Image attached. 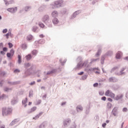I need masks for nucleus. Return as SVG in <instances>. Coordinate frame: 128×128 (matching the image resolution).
<instances>
[{
    "instance_id": "47",
    "label": "nucleus",
    "mask_w": 128,
    "mask_h": 128,
    "mask_svg": "<svg viewBox=\"0 0 128 128\" xmlns=\"http://www.w3.org/2000/svg\"><path fill=\"white\" fill-rule=\"evenodd\" d=\"M112 106V104H110V102H108V104H107L108 108H111Z\"/></svg>"
},
{
    "instance_id": "61",
    "label": "nucleus",
    "mask_w": 128,
    "mask_h": 128,
    "mask_svg": "<svg viewBox=\"0 0 128 128\" xmlns=\"http://www.w3.org/2000/svg\"><path fill=\"white\" fill-rule=\"evenodd\" d=\"M2 50L4 52H8V48L6 47H4L3 48Z\"/></svg>"
},
{
    "instance_id": "3",
    "label": "nucleus",
    "mask_w": 128,
    "mask_h": 128,
    "mask_svg": "<svg viewBox=\"0 0 128 128\" xmlns=\"http://www.w3.org/2000/svg\"><path fill=\"white\" fill-rule=\"evenodd\" d=\"M52 8H62L64 6V0H59L55 1L54 4H50Z\"/></svg>"
},
{
    "instance_id": "31",
    "label": "nucleus",
    "mask_w": 128,
    "mask_h": 128,
    "mask_svg": "<svg viewBox=\"0 0 128 128\" xmlns=\"http://www.w3.org/2000/svg\"><path fill=\"white\" fill-rule=\"evenodd\" d=\"M4 98H8V96L5 94H2L0 96V100H4Z\"/></svg>"
},
{
    "instance_id": "53",
    "label": "nucleus",
    "mask_w": 128,
    "mask_h": 128,
    "mask_svg": "<svg viewBox=\"0 0 128 128\" xmlns=\"http://www.w3.org/2000/svg\"><path fill=\"white\" fill-rule=\"evenodd\" d=\"M24 66L26 68H30V63H26Z\"/></svg>"
},
{
    "instance_id": "20",
    "label": "nucleus",
    "mask_w": 128,
    "mask_h": 128,
    "mask_svg": "<svg viewBox=\"0 0 128 128\" xmlns=\"http://www.w3.org/2000/svg\"><path fill=\"white\" fill-rule=\"evenodd\" d=\"M42 115V112H40L38 114L34 117L33 118V120H38V118L40 116Z\"/></svg>"
},
{
    "instance_id": "64",
    "label": "nucleus",
    "mask_w": 128,
    "mask_h": 128,
    "mask_svg": "<svg viewBox=\"0 0 128 128\" xmlns=\"http://www.w3.org/2000/svg\"><path fill=\"white\" fill-rule=\"evenodd\" d=\"M0 128H6V125H4V124L0 125Z\"/></svg>"
},
{
    "instance_id": "10",
    "label": "nucleus",
    "mask_w": 128,
    "mask_h": 128,
    "mask_svg": "<svg viewBox=\"0 0 128 128\" xmlns=\"http://www.w3.org/2000/svg\"><path fill=\"white\" fill-rule=\"evenodd\" d=\"M18 97L14 98L11 100V104H12V106H14V104H18Z\"/></svg>"
},
{
    "instance_id": "58",
    "label": "nucleus",
    "mask_w": 128,
    "mask_h": 128,
    "mask_svg": "<svg viewBox=\"0 0 128 128\" xmlns=\"http://www.w3.org/2000/svg\"><path fill=\"white\" fill-rule=\"evenodd\" d=\"M6 32H8V29L7 28H5V29L2 30V33L3 34H6Z\"/></svg>"
},
{
    "instance_id": "6",
    "label": "nucleus",
    "mask_w": 128,
    "mask_h": 128,
    "mask_svg": "<svg viewBox=\"0 0 128 128\" xmlns=\"http://www.w3.org/2000/svg\"><path fill=\"white\" fill-rule=\"evenodd\" d=\"M112 114L114 116H116L118 114V108L114 107L112 111Z\"/></svg>"
},
{
    "instance_id": "40",
    "label": "nucleus",
    "mask_w": 128,
    "mask_h": 128,
    "mask_svg": "<svg viewBox=\"0 0 128 128\" xmlns=\"http://www.w3.org/2000/svg\"><path fill=\"white\" fill-rule=\"evenodd\" d=\"M34 96V91L33 90H30L29 92V98H32Z\"/></svg>"
},
{
    "instance_id": "43",
    "label": "nucleus",
    "mask_w": 128,
    "mask_h": 128,
    "mask_svg": "<svg viewBox=\"0 0 128 128\" xmlns=\"http://www.w3.org/2000/svg\"><path fill=\"white\" fill-rule=\"evenodd\" d=\"M66 12H67V10H66V8H64L61 12L62 14H66Z\"/></svg>"
},
{
    "instance_id": "25",
    "label": "nucleus",
    "mask_w": 128,
    "mask_h": 128,
    "mask_svg": "<svg viewBox=\"0 0 128 128\" xmlns=\"http://www.w3.org/2000/svg\"><path fill=\"white\" fill-rule=\"evenodd\" d=\"M114 54L112 51L109 50L106 54L105 56H112Z\"/></svg>"
},
{
    "instance_id": "28",
    "label": "nucleus",
    "mask_w": 128,
    "mask_h": 128,
    "mask_svg": "<svg viewBox=\"0 0 128 128\" xmlns=\"http://www.w3.org/2000/svg\"><path fill=\"white\" fill-rule=\"evenodd\" d=\"M26 60H30L32 56V54H28V55L26 56Z\"/></svg>"
},
{
    "instance_id": "27",
    "label": "nucleus",
    "mask_w": 128,
    "mask_h": 128,
    "mask_svg": "<svg viewBox=\"0 0 128 128\" xmlns=\"http://www.w3.org/2000/svg\"><path fill=\"white\" fill-rule=\"evenodd\" d=\"M118 68H120V66H116L113 68H112L110 72L111 74H112V72H114V70H118Z\"/></svg>"
},
{
    "instance_id": "5",
    "label": "nucleus",
    "mask_w": 128,
    "mask_h": 128,
    "mask_svg": "<svg viewBox=\"0 0 128 128\" xmlns=\"http://www.w3.org/2000/svg\"><path fill=\"white\" fill-rule=\"evenodd\" d=\"M105 96H110V98H114V94L112 93V92L110 90H106L105 93Z\"/></svg>"
},
{
    "instance_id": "22",
    "label": "nucleus",
    "mask_w": 128,
    "mask_h": 128,
    "mask_svg": "<svg viewBox=\"0 0 128 128\" xmlns=\"http://www.w3.org/2000/svg\"><path fill=\"white\" fill-rule=\"evenodd\" d=\"M18 119H14L10 122V126H14V124H18Z\"/></svg>"
},
{
    "instance_id": "44",
    "label": "nucleus",
    "mask_w": 128,
    "mask_h": 128,
    "mask_svg": "<svg viewBox=\"0 0 128 128\" xmlns=\"http://www.w3.org/2000/svg\"><path fill=\"white\" fill-rule=\"evenodd\" d=\"M10 53L12 54V56H14V49H11Z\"/></svg>"
},
{
    "instance_id": "24",
    "label": "nucleus",
    "mask_w": 128,
    "mask_h": 128,
    "mask_svg": "<svg viewBox=\"0 0 128 128\" xmlns=\"http://www.w3.org/2000/svg\"><path fill=\"white\" fill-rule=\"evenodd\" d=\"M56 69H52L51 71H49L46 73L47 75L52 74H54V72H56Z\"/></svg>"
},
{
    "instance_id": "52",
    "label": "nucleus",
    "mask_w": 128,
    "mask_h": 128,
    "mask_svg": "<svg viewBox=\"0 0 128 128\" xmlns=\"http://www.w3.org/2000/svg\"><path fill=\"white\" fill-rule=\"evenodd\" d=\"M8 46L10 48H12V46H14V45L11 42H8Z\"/></svg>"
},
{
    "instance_id": "18",
    "label": "nucleus",
    "mask_w": 128,
    "mask_h": 128,
    "mask_svg": "<svg viewBox=\"0 0 128 128\" xmlns=\"http://www.w3.org/2000/svg\"><path fill=\"white\" fill-rule=\"evenodd\" d=\"M100 54H102V49L98 48L97 52L95 54V57L98 58V56H100Z\"/></svg>"
},
{
    "instance_id": "16",
    "label": "nucleus",
    "mask_w": 128,
    "mask_h": 128,
    "mask_svg": "<svg viewBox=\"0 0 128 128\" xmlns=\"http://www.w3.org/2000/svg\"><path fill=\"white\" fill-rule=\"evenodd\" d=\"M52 22L54 24V26H56V24H58L59 21L56 18H55L52 20Z\"/></svg>"
},
{
    "instance_id": "54",
    "label": "nucleus",
    "mask_w": 128,
    "mask_h": 128,
    "mask_svg": "<svg viewBox=\"0 0 128 128\" xmlns=\"http://www.w3.org/2000/svg\"><path fill=\"white\" fill-rule=\"evenodd\" d=\"M30 86H34L36 84V82L32 81V82L29 83Z\"/></svg>"
},
{
    "instance_id": "1",
    "label": "nucleus",
    "mask_w": 128,
    "mask_h": 128,
    "mask_svg": "<svg viewBox=\"0 0 128 128\" xmlns=\"http://www.w3.org/2000/svg\"><path fill=\"white\" fill-rule=\"evenodd\" d=\"M76 60L78 63L77 64L75 68L76 70V68H82V66H86V64H88V60H85L84 62L82 63V59L80 56L78 57L77 58Z\"/></svg>"
},
{
    "instance_id": "21",
    "label": "nucleus",
    "mask_w": 128,
    "mask_h": 128,
    "mask_svg": "<svg viewBox=\"0 0 128 128\" xmlns=\"http://www.w3.org/2000/svg\"><path fill=\"white\" fill-rule=\"evenodd\" d=\"M106 54L102 56L100 60V62L102 64H104V60H106Z\"/></svg>"
},
{
    "instance_id": "12",
    "label": "nucleus",
    "mask_w": 128,
    "mask_h": 128,
    "mask_svg": "<svg viewBox=\"0 0 128 128\" xmlns=\"http://www.w3.org/2000/svg\"><path fill=\"white\" fill-rule=\"evenodd\" d=\"M32 30L33 32H40V28L38 26H34L32 27Z\"/></svg>"
},
{
    "instance_id": "62",
    "label": "nucleus",
    "mask_w": 128,
    "mask_h": 128,
    "mask_svg": "<svg viewBox=\"0 0 128 128\" xmlns=\"http://www.w3.org/2000/svg\"><path fill=\"white\" fill-rule=\"evenodd\" d=\"M101 100H102L106 101V96H103Z\"/></svg>"
},
{
    "instance_id": "59",
    "label": "nucleus",
    "mask_w": 128,
    "mask_h": 128,
    "mask_svg": "<svg viewBox=\"0 0 128 128\" xmlns=\"http://www.w3.org/2000/svg\"><path fill=\"white\" fill-rule=\"evenodd\" d=\"M93 86L94 88H96V86H98V82L94 83Z\"/></svg>"
},
{
    "instance_id": "8",
    "label": "nucleus",
    "mask_w": 128,
    "mask_h": 128,
    "mask_svg": "<svg viewBox=\"0 0 128 128\" xmlns=\"http://www.w3.org/2000/svg\"><path fill=\"white\" fill-rule=\"evenodd\" d=\"M72 122V120L70 119H66L64 121V126H65V128H66L67 126H68L70 124V123Z\"/></svg>"
},
{
    "instance_id": "13",
    "label": "nucleus",
    "mask_w": 128,
    "mask_h": 128,
    "mask_svg": "<svg viewBox=\"0 0 128 128\" xmlns=\"http://www.w3.org/2000/svg\"><path fill=\"white\" fill-rule=\"evenodd\" d=\"M76 110L77 112H82L84 110V108L82 106L78 105L76 106Z\"/></svg>"
},
{
    "instance_id": "7",
    "label": "nucleus",
    "mask_w": 128,
    "mask_h": 128,
    "mask_svg": "<svg viewBox=\"0 0 128 128\" xmlns=\"http://www.w3.org/2000/svg\"><path fill=\"white\" fill-rule=\"evenodd\" d=\"M7 12H11V14H14L15 12H16L18 10V8L14 7V8H8L6 9Z\"/></svg>"
},
{
    "instance_id": "63",
    "label": "nucleus",
    "mask_w": 128,
    "mask_h": 128,
    "mask_svg": "<svg viewBox=\"0 0 128 128\" xmlns=\"http://www.w3.org/2000/svg\"><path fill=\"white\" fill-rule=\"evenodd\" d=\"M106 123H104L102 124V127L104 128H106Z\"/></svg>"
},
{
    "instance_id": "4",
    "label": "nucleus",
    "mask_w": 128,
    "mask_h": 128,
    "mask_svg": "<svg viewBox=\"0 0 128 128\" xmlns=\"http://www.w3.org/2000/svg\"><path fill=\"white\" fill-rule=\"evenodd\" d=\"M12 112V108H3L2 109V116H8Z\"/></svg>"
},
{
    "instance_id": "55",
    "label": "nucleus",
    "mask_w": 128,
    "mask_h": 128,
    "mask_svg": "<svg viewBox=\"0 0 128 128\" xmlns=\"http://www.w3.org/2000/svg\"><path fill=\"white\" fill-rule=\"evenodd\" d=\"M38 43H39V44H44V40H40V41L38 42Z\"/></svg>"
},
{
    "instance_id": "23",
    "label": "nucleus",
    "mask_w": 128,
    "mask_h": 128,
    "mask_svg": "<svg viewBox=\"0 0 128 128\" xmlns=\"http://www.w3.org/2000/svg\"><path fill=\"white\" fill-rule=\"evenodd\" d=\"M122 98H124V94H120V95H118L116 98L115 100H122Z\"/></svg>"
},
{
    "instance_id": "60",
    "label": "nucleus",
    "mask_w": 128,
    "mask_h": 128,
    "mask_svg": "<svg viewBox=\"0 0 128 128\" xmlns=\"http://www.w3.org/2000/svg\"><path fill=\"white\" fill-rule=\"evenodd\" d=\"M0 54H2V56H4L6 54V53L4 52V51H0Z\"/></svg>"
},
{
    "instance_id": "19",
    "label": "nucleus",
    "mask_w": 128,
    "mask_h": 128,
    "mask_svg": "<svg viewBox=\"0 0 128 128\" xmlns=\"http://www.w3.org/2000/svg\"><path fill=\"white\" fill-rule=\"evenodd\" d=\"M122 54L121 52H118L116 54V58L120 60V56H122Z\"/></svg>"
},
{
    "instance_id": "49",
    "label": "nucleus",
    "mask_w": 128,
    "mask_h": 128,
    "mask_svg": "<svg viewBox=\"0 0 128 128\" xmlns=\"http://www.w3.org/2000/svg\"><path fill=\"white\" fill-rule=\"evenodd\" d=\"M20 81H16L13 82V86H16V84H20Z\"/></svg>"
},
{
    "instance_id": "46",
    "label": "nucleus",
    "mask_w": 128,
    "mask_h": 128,
    "mask_svg": "<svg viewBox=\"0 0 128 128\" xmlns=\"http://www.w3.org/2000/svg\"><path fill=\"white\" fill-rule=\"evenodd\" d=\"M70 128H76V124L74 122L70 126Z\"/></svg>"
},
{
    "instance_id": "45",
    "label": "nucleus",
    "mask_w": 128,
    "mask_h": 128,
    "mask_svg": "<svg viewBox=\"0 0 128 128\" xmlns=\"http://www.w3.org/2000/svg\"><path fill=\"white\" fill-rule=\"evenodd\" d=\"M38 25L40 26V28H44V24H42V22H40Z\"/></svg>"
},
{
    "instance_id": "50",
    "label": "nucleus",
    "mask_w": 128,
    "mask_h": 128,
    "mask_svg": "<svg viewBox=\"0 0 128 128\" xmlns=\"http://www.w3.org/2000/svg\"><path fill=\"white\" fill-rule=\"evenodd\" d=\"M28 102V98H26V100H23L22 101V104H26V102Z\"/></svg>"
},
{
    "instance_id": "56",
    "label": "nucleus",
    "mask_w": 128,
    "mask_h": 128,
    "mask_svg": "<svg viewBox=\"0 0 128 128\" xmlns=\"http://www.w3.org/2000/svg\"><path fill=\"white\" fill-rule=\"evenodd\" d=\"M122 112H128V108H124L123 109H122Z\"/></svg>"
},
{
    "instance_id": "29",
    "label": "nucleus",
    "mask_w": 128,
    "mask_h": 128,
    "mask_svg": "<svg viewBox=\"0 0 128 128\" xmlns=\"http://www.w3.org/2000/svg\"><path fill=\"white\" fill-rule=\"evenodd\" d=\"M12 88H8V87H6V88H4V92H8L12 91Z\"/></svg>"
},
{
    "instance_id": "9",
    "label": "nucleus",
    "mask_w": 128,
    "mask_h": 128,
    "mask_svg": "<svg viewBox=\"0 0 128 128\" xmlns=\"http://www.w3.org/2000/svg\"><path fill=\"white\" fill-rule=\"evenodd\" d=\"M108 82H118V80L114 76H112L108 78Z\"/></svg>"
},
{
    "instance_id": "57",
    "label": "nucleus",
    "mask_w": 128,
    "mask_h": 128,
    "mask_svg": "<svg viewBox=\"0 0 128 128\" xmlns=\"http://www.w3.org/2000/svg\"><path fill=\"white\" fill-rule=\"evenodd\" d=\"M7 58H11L12 56V54H10V52H8L6 54Z\"/></svg>"
},
{
    "instance_id": "11",
    "label": "nucleus",
    "mask_w": 128,
    "mask_h": 128,
    "mask_svg": "<svg viewBox=\"0 0 128 128\" xmlns=\"http://www.w3.org/2000/svg\"><path fill=\"white\" fill-rule=\"evenodd\" d=\"M80 14V10H78V11H76L72 15V16H71L70 19L71 20H74V18H76L77 16H78V14Z\"/></svg>"
},
{
    "instance_id": "38",
    "label": "nucleus",
    "mask_w": 128,
    "mask_h": 128,
    "mask_svg": "<svg viewBox=\"0 0 128 128\" xmlns=\"http://www.w3.org/2000/svg\"><path fill=\"white\" fill-rule=\"evenodd\" d=\"M10 34H12V32H10V31H8V32L4 35L5 36H6V38L8 39V36H10Z\"/></svg>"
},
{
    "instance_id": "32",
    "label": "nucleus",
    "mask_w": 128,
    "mask_h": 128,
    "mask_svg": "<svg viewBox=\"0 0 128 128\" xmlns=\"http://www.w3.org/2000/svg\"><path fill=\"white\" fill-rule=\"evenodd\" d=\"M98 60H100V58H97L96 59H91V62H90V64H94V62H98Z\"/></svg>"
},
{
    "instance_id": "15",
    "label": "nucleus",
    "mask_w": 128,
    "mask_h": 128,
    "mask_svg": "<svg viewBox=\"0 0 128 128\" xmlns=\"http://www.w3.org/2000/svg\"><path fill=\"white\" fill-rule=\"evenodd\" d=\"M58 12L56 10H54V11H53L52 12V18H58Z\"/></svg>"
},
{
    "instance_id": "48",
    "label": "nucleus",
    "mask_w": 128,
    "mask_h": 128,
    "mask_svg": "<svg viewBox=\"0 0 128 128\" xmlns=\"http://www.w3.org/2000/svg\"><path fill=\"white\" fill-rule=\"evenodd\" d=\"M32 40V36L30 35L27 37V40Z\"/></svg>"
},
{
    "instance_id": "42",
    "label": "nucleus",
    "mask_w": 128,
    "mask_h": 128,
    "mask_svg": "<svg viewBox=\"0 0 128 128\" xmlns=\"http://www.w3.org/2000/svg\"><path fill=\"white\" fill-rule=\"evenodd\" d=\"M94 70H98V68H91L89 69V70H90V72H94Z\"/></svg>"
},
{
    "instance_id": "17",
    "label": "nucleus",
    "mask_w": 128,
    "mask_h": 128,
    "mask_svg": "<svg viewBox=\"0 0 128 128\" xmlns=\"http://www.w3.org/2000/svg\"><path fill=\"white\" fill-rule=\"evenodd\" d=\"M36 110V107L34 106L31 109L28 110L27 111V114H32V112H34Z\"/></svg>"
},
{
    "instance_id": "39",
    "label": "nucleus",
    "mask_w": 128,
    "mask_h": 128,
    "mask_svg": "<svg viewBox=\"0 0 128 128\" xmlns=\"http://www.w3.org/2000/svg\"><path fill=\"white\" fill-rule=\"evenodd\" d=\"M22 50H26L28 46H26V44H22Z\"/></svg>"
},
{
    "instance_id": "51",
    "label": "nucleus",
    "mask_w": 128,
    "mask_h": 128,
    "mask_svg": "<svg viewBox=\"0 0 128 128\" xmlns=\"http://www.w3.org/2000/svg\"><path fill=\"white\" fill-rule=\"evenodd\" d=\"M88 78V76L86 75H84L83 76H82V80H86V78Z\"/></svg>"
},
{
    "instance_id": "2",
    "label": "nucleus",
    "mask_w": 128,
    "mask_h": 128,
    "mask_svg": "<svg viewBox=\"0 0 128 128\" xmlns=\"http://www.w3.org/2000/svg\"><path fill=\"white\" fill-rule=\"evenodd\" d=\"M42 22H44L46 26H48V28H52V22L50 20V16L48 14L44 15L42 18Z\"/></svg>"
},
{
    "instance_id": "30",
    "label": "nucleus",
    "mask_w": 128,
    "mask_h": 128,
    "mask_svg": "<svg viewBox=\"0 0 128 128\" xmlns=\"http://www.w3.org/2000/svg\"><path fill=\"white\" fill-rule=\"evenodd\" d=\"M18 62L19 64H20V63L22 62V56H20V55L18 54Z\"/></svg>"
},
{
    "instance_id": "14",
    "label": "nucleus",
    "mask_w": 128,
    "mask_h": 128,
    "mask_svg": "<svg viewBox=\"0 0 128 128\" xmlns=\"http://www.w3.org/2000/svg\"><path fill=\"white\" fill-rule=\"evenodd\" d=\"M46 8V6L42 5L38 8V10L40 12H44Z\"/></svg>"
},
{
    "instance_id": "35",
    "label": "nucleus",
    "mask_w": 128,
    "mask_h": 128,
    "mask_svg": "<svg viewBox=\"0 0 128 128\" xmlns=\"http://www.w3.org/2000/svg\"><path fill=\"white\" fill-rule=\"evenodd\" d=\"M62 59L60 58V62L62 64V66H64V63L66 62V59H65L63 62H62Z\"/></svg>"
},
{
    "instance_id": "37",
    "label": "nucleus",
    "mask_w": 128,
    "mask_h": 128,
    "mask_svg": "<svg viewBox=\"0 0 128 128\" xmlns=\"http://www.w3.org/2000/svg\"><path fill=\"white\" fill-rule=\"evenodd\" d=\"M6 74V72L0 71V76H4Z\"/></svg>"
},
{
    "instance_id": "33",
    "label": "nucleus",
    "mask_w": 128,
    "mask_h": 128,
    "mask_svg": "<svg viewBox=\"0 0 128 128\" xmlns=\"http://www.w3.org/2000/svg\"><path fill=\"white\" fill-rule=\"evenodd\" d=\"M126 74L124 72H122V71L120 70V73H116V76H122L123 74Z\"/></svg>"
},
{
    "instance_id": "36",
    "label": "nucleus",
    "mask_w": 128,
    "mask_h": 128,
    "mask_svg": "<svg viewBox=\"0 0 128 128\" xmlns=\"http://www.w3.org/2000/svg\"><path fill=\"white\" fill-rule=\"evenodd\" d=\"M32 54L33 56H36L38 54V50H34L32 52Z\"/></svg>"
},
{
    "instance_id": "41",
    "label": "nucleus",
    "mask_w": 128,
    "mask_h": 128,
    "mask_svg": "<svg viewBox=\"0 0 128 128\" xmlns=\"http://www.w3.org/2000/svg\"><path fill=\"white\" fill-rule=\"evenodd\" d=\"M39 128H46V124L42 123L40 124V125L39 126Z\"/></svg>"
},
{
    "instance_id": "26",
    "label": "nucleus",
    "mask_w": 128,
    "mask_h": 128,
    "mask_svg": "<svg viewBox=\"0 0 128 128\" xmlns=\"http://www.w3.org/2000/svg\"><path fill=\"white\" fill-rule=\"evenodd\" d=\"M90 106H88L86 108V114H90Z\"/></svg>"
},
{
    "instance_id": "34",
    "label": "nucleus",
    "mask_w": 128,
    "mask_h": 128,
    "mask_svg": "<svg viewBox=\"0 0 128 128\" xmlns=\"http://www.w3.org/2000/svg\"><path fill=\"white\" fill-rule=\"evenodd\" d=\"M30 10V6H26L24 8V10L25 12H28Z\"/></svg>"
}]
</instances>
